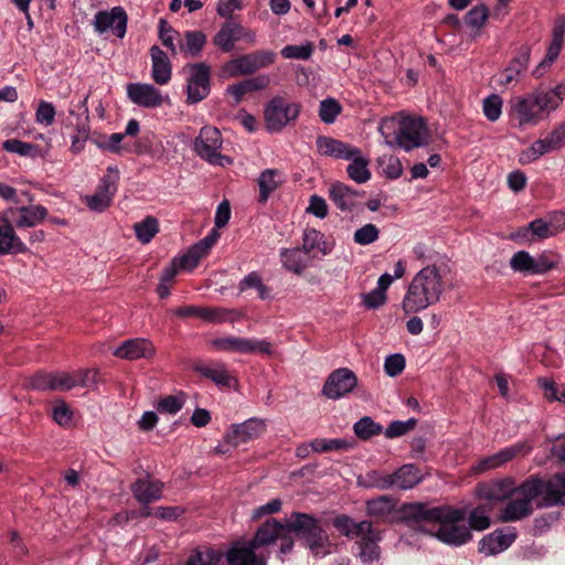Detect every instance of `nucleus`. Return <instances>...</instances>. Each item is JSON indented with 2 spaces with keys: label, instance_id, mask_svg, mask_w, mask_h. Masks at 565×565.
<instances>
[{
  "label": "nucleus",
  "instance_id": "f03ea898",
  "mask_svg": "<svg viewBox=\"0 0 565 565\" xmlns=\"http://www.w3.org/2000/svg\"><path fill=\"white\" fill-rule=\"evenodd\" d=\"M273 533L275 543L279 544L277 557L284 563L285 556L292 552L295 534L302 544L317 556H326L331 553V542L327 531L320 521L312 514L292 512L285 522L270 518L264 522Z\"/></svg>",
  "mask_w": 565,
  "mask_h": 565
},
{
  "label": "nucleus",
  "instance_id": "a19ab883",
  "mask_svg": "<svg viewBox=\"0 0 565 565\" xmlns=\"http://www.w3.org/2000/svg\"><path fill=\"white\" fill-rule=\"evenodd\" d=\"M223 554L213 547L203 546L193 550L185 565H218Z\"/></svg>",
  "mask_w": 565,
  "mask_h": 565
},
{
  "label": "nucleus",
  "instance_id": "aec40b11",
  "mask_svg": "<svg viewBox=\"0 0 565 565\" xmlns=\"http://www.w3.org/2000/svg\"><path fill=\"white\" fill-rule=\"evenodd\" d=\"M265 430V422L259 418H249L241 424L231 425L224 439L232 446H238L257 438Z\"/></svg>",
  "mask_w": 565,
  "mask_h": 565
},
{
  "label": "nucleus",
  "instance_id": "bb28decb",
  "mask_svg": "<svg viewBox=\"0 0 565 565\" xmlns=\"http://www.w3.org/2000/svg\"><path fill=\"white\" fill-rule=\"evenodd\" d=\"M26 250V245L17 235L10 221L0 216V256Z\"/></svg>",
  "mask_w": 565,
  "mask_h": 565
},
{
  "label": "nucleus",
  "instance_id": "603ef678",
  "mask_svg": "<svg viewBox=\"0 0 565 565\" xmlns=\"http://www.w3.org/2000/svg\"><path fill=\"white\" fill-rule=\"evenodd\" d=\"M367 488H376L380 490H387L393 488L392 473H384L379 470H371L366 472L364 479L361 481Z\"/></svg>",
  "mask_w": 565,
  "mask_h": 565
},
{
  "label": "nucleus",
  "instance_id": "412c9836",
  "mask_svg": "<svg viewBox=\"0 0 565 565\" xmlns=\"http://www.w3.org/2000/svg\"><path fill=\"white\" fill-rule=\"evenodd\" d=\"M532 49L529 44L519 47L515 56L510 61L509 65L502 71L499 84L501 86L515 85L522 74L527 70Z\"/></svg>",
  "mask_w": 565,
  "mask_h": 565
},
{
  "label": "nucleus",
  "instance_id": "0eeeda50",
  "mask_svg": "<svg viewBox=\"0 0 565 565\" xmlns=\"http://www.w3.org/2000/svg\"><path fill=\"white\" fill-rule=\"evenodd\" d=\"M556 111L545 88L539 87L531 93L510 102V116L519 127L536 126Z\"/></svg>",
  "mask_w": 565,
  "mask_h": 565
},
{
  "label": "nucleus",
  "instance_id": "09e8293b",
  "mask_svg": "<svg viewBox=\"0 0 565 565\" xmlns=\"http://www.w3.org/2000/svg\"><path fill=\"white\" fill-rule=\"evenodd\" d=\"M510 267L515 273L534 275V256L526 250H519L511 257Z\"/></svg>",
  "mask_w": 565,
  "mask_h": 565
},
{
  "label": "nucleus",
  "instance_id": "79ce46f5",
  "mask_svg": "<svg viewBox=\"0 0 565 565\" xmlns=\"http://www.w3.org/2000/svg\"><path fill=\"white\" fill-rule=\"evenodd\" d=\"M301 248L307 254L313 249H318L323 255L331 253L332 249L324 241V235L316 228H308L303 232Z\"/></svg>",
  "mask_w": 565,
  "mask_h": 565
},
{
  "label": "nucleus",
  "instance_id": "5701e85b",
  "mask_svg": "<svg viewBox=\"0 0 565 565\" xmlns=\"http://www.w3.org/2000/svg\"><path fill=\"white\" fill-rule=\"evenodd\" d=\"M180 318H196L209 323H222L228 320L231 311L218 307L182 306L173 310Z\"/></svg>",
  "mask_w": 565,
  "mask_h": 565
},
{
  "label": "nucleus",
  "instance_id": "49530a36",
  "mask_svg": "<svg viewBox=\"0 0 565 565\" xmlns=\"http://www.w3.org/2000/svg\"><path fill=\"white\" fill-rule=\"evenodd\" d=\"M122 139L124 135L120 132H115L109 136L94 132L92 135L90 141L103 151H109L113 153L120 154L122 151Z\"/></svg>",
  "mask_w": 565,
  "mask_h": 565
},
{
  "label": "nucleus",
  "instance_id": "f8f14e48",
  "mask_svg": "<svg viewBox=\"0 0 565 565\" xmlns=\"http://www.w3.org/2000/svg\"><path fill=\"white\" fill-rule=\"evenodd\" d=\"M118 181V169L116 167H108L106 174L100 179L96 193L85 198V203L89 210L104 212L109 207L117 192Z\"/></svg>",
  "mask_w": 565,
  "mask_h": 565
},
{
  "label": "nucleus",
  "instance_id": "f257e3e1",
  "mask_svg": "<svg viewBox=\"0 0 565 565\" xmlns=\"http://www.w3.org/2000/svg\"><path fill=\"white\" fill-rule=\"evenodd\" d=\"M466 516L467 511L462 508L412 502L402 504L396 522L435 536L447 545L461 546L472 539L471 531L465 524Z\"/></svg>",
  "mask_w": 565,
  "mask_h": 565
},
{
  "label": "nucleus",
  "instance_id": "8fccbe9b",
  "mask_svg": "<svg viewBox=\"0 0 565 565\" xmlns=\"http://www.w3.org/2000/svg\"><path fill=\"white\" fill-rule=\"evenodd\" d=\"M559 255L552 250H543L534 256V275H544L554 269L559 263Z\"/></svg>",
  "mask_w": 565,
  "mask_h": 565
},
{
  "label": "nucleus",
  "instance_id": "7c9ffc66",
  "mask_svg": "<svg viewBox=\"0 0 565 565\" xmlns=\"http://www.w3.org/2000/svg\"><path fill=\"white\" fill-rule=\"evenodd\" d=\"M241 23L227 19L213 38V44L222 52L230 53L235 49V42L239 41Z\"/></svg>",
  "mask_w": 565,
  "mask_h": 565
},
{
  "label": "nucleus",
  "instance_id": "a878e982",
  "mask_svg": "<svg viewBox=\"0 0 565 565\" xmlns=\"http://www.w3.org/2000/svg\"><path fill=\"white\" fill-rule=\"evenodd\" d=\"M316 146L321 156L334 159L350 160L359 152L358 147L327 136H319Z\"/></svg>",
  "mask_w": 565,
  "mask_h": 565
},
{
  "label": "nucleus",
  "instance_id": "4d7b16f0",
  "mask_svg": "<svg viewBox=\"0 0 565 565\" xmlns=\"http://www.w3.org/2000/svg\"><path fill=\"white\" fill-rule=\"evenodd\" d=\"M379 164L382 167L383 174L391 179H398L403 174L401 160L393 154H384L379 158Z\"/></svg>",
  "mask_w": 565,
  "mask_h": 565
},
{
  "label": "nucleus",
  "instance_id": "1a4fd4ad",
  "mask_svg": "<svg viewBox=\"0 0 565 565\" xmlns=\"http://www.w3.org/2000/svg\"><path fill=\"white\" fill-rule=\"evenodd\" d=\"M222 146V134L213 126L202 127L193 141V150L202 160L220 167L232 164V158L221 153Z\"/></svg>",
  "mask_w": 565,
  "mask_h": 565
},
{
  "label": "nucleus",
  "instance_id": "c756f323",
  "mask_svg": "<svg viewBox=\"0 0 565 565\" xmlns=\"http://www.w3.org/2000/svg\"><path fill=\"white\" fill-rule=\"evenodd\" d=\"M150 56L152 61V79L159 85L168 84L171 79L172 73V66L169 56L157 45L150 49Z\"/></svg>",
  "mask_w": 565,
  "mask_h": 565
},
{
  "label": "nucleus",
  "instance_id": "c9c22d12",
  "mask_svg": "<svg viewBox=\"0 0 565 565\" xmlns=\"http://www.w3.org/2000/svg\"><path fill=\"white\" fill-rule=\"evenodd\" d=\"M422 480L419 469L412 463L404 465L392 473L393 488L408 490L414 488Z\"/></svg>",
  "mask_w": 565,
  "mask_h": 565
},
{
  "label": "nucleus",
  "instance_id": "f704fd0d",
  "mask_svg": "<svg viewBox=\"0 0 565 565\" xmlns=\"http://www.w3.org/2000/svg\"><path fill=\"white\" fill-rule=\"evenodd\" d=\"M307 255L302 248H282L280 250L282 267L296 275H301L308 265Z\"/></svg>",
  "mask_w": 565,
  "mask_h": 565
},
{
  "label": "nucleus",
  "instance_id": "2f4dec72",
  "mask_svg": "<svg viewBox=\"0 0 565 565\" xmlns=\"http://www.w3.org/2000/svg\"><path fill=\"white\" fill-rule=\"evenodd\" d=\"M515 540L514 533L493 532L479 542V552L486 555H495L507 550Z\"/></svg>",
  "mask_w": 565,
  "mask_h": 565
},
{
  "label": "nucleus",
  "instance_id": "3c124183",
  "mask_svg": "<svg viewBox=\"0 0 565 565\" xmlns=\"http://www.w3.org/2000/svg\"><path fill=\"white\" fill-rule=\"evenodd\" d=\"M354 434L360 439H369L382 433V426L375 423L370 416L359 419L353 426Z\"/></svg>",
  "mask_w": 565,
  "mask_h": 565
},
{
  "label": "nucleus",
  "instance_id": "58836bf2",
  "mask_svg": "<svg viewBox=\"0 0 565 565\" xmlns=\"http://www.w3.org/2000/svg\"><path fill=\"white\" fill-rule=\"evenodd\" d=\"M281 173L277 169H266L258 178L259 201L265 203L269 195L282 183Z\"/></svg>",
  "mask_w": 565,
  "mask_h": 565
},
{
  "label": "nucleus",
  "instance_id": "37998d69",
  "mask_svg": "<svg viewBox=\"0 0 565 565\" xmlns=\"http://www.w3.org/2000/svg\"><path fill=\"white\" fill-rule=\"evenodd\" d=\"M206 44V35L202 31H186L180 50L186 55L195 57L202 52Z\"/></svg>",
  "mask_w": 565,
  "mask_h": 565
},
{
  "label": "nucleus",
  "instance_id": "dca6fc26",
  "mask_svg": "<svg viewBox=\"0 0 565 565\" xmlns=\"http://www.w3.org/2000/svg\"><path fill=\"white\" fill-rule=\"evenodd\" d=\"M127 22L126 11L121 7H114L109 11H98L94 17L93 25L99 34L111 30L117 38L122 39L127 31Z\"/></svg>",
  "mask_w": 565,
  "mask_h": 565
},
{
  "label": "nucleus",
  "instance_id": "6e6d98bb",
  "mask_svg": "<svg viewBox=\"0 0 565 565\" xmlns=\"http://www.w3.org/2000/svg\"><path fill=\"white\" fill-rule=\"evenodd\" d=\"M311 450L316 452H328L331 450L349 449L351 444L341 438L326 439L316 438L310 443Z\"/></svg>",
  "mask_w": 565,
  "mask_h": 565
},
{
  "label": "nucleus",
  "instance_id": "6e6552de",
  "mask_svg": "<svg viewBox=\"0 0 565 565\" xmlns=\"http://www.w3.org/2000/svg\"><path fill=\"white\" fill-rule=\"evenodd\" d=\"M524 481V490L534 498L537 509L565 504V473H555L547 479L533 475Z\"/></svg>",
  "mask_w": 565,
  "mask_h": 565
},
{
  "label": "nucleus",
  "instance_id": "c03bdc74",
  "mask_svg": "<svg viewBox=\"0 0 565 565\" xmlns=\"http://www.w3.org/2000/svg\"><path fill=\"white\" fill-rule=\"evenodd\" d=\"M90 125L87 120H78L74 126L71 136L70 151L74 154L81 153L85 149L87 140H90Z\"/></svg>",
  "mask_w": 565,
  "mask_h": 565
},
{
  "label": "nucleus",
  "instance_id": "e433bc0d",
  "mask_svg": "<svg viewBox=\"0 0 565 565\" xmlns=\"http://www.w3.org/2000/svg\"><path fill=\"white\" fill-rule=\"evenodd\" d=\"M396 501L390 495H380L366 501V514L376 521H386L395 510Z\"/></svg>",
  "mask_w": 565,
  "mask_h": 565
},
{
  "label": "nucleus",
  "instance_id": "338daca9",
  "mask_svg": "<svg viewBox=\"0 0 565 565\" xmlns=\"http://www.w3.org/2000/svg\"><path fill=\"white\" fill-rule=\"evenodd\" d=\"M56 115L55 107L52 103L41 100L35 110V121L43 126H51Z\"/></svg>",
  "mask_w": 565,
  "mask_h": 565
},
{
  "label": "nucleus",
  "instance_id": "c85d7f7f",
  "mask_svg": "<svg viewBox=\"0 0 565 565\" xmlns=\"http://www.w3.org/2000/svg\"><path fill=\"white\" fill-rule=\"evenodd\" d=\"M11 215L18 214L15 226L18 228L34 227L41 224L49 215V211L43 205H28L10 210Z\"/></svg>",
  "mask_w": 565,
  "mask_h": 565
},
{
  "label": "nucleus",
  "instance_id": "774afa93",
  "mask_svg": "<svg viewBox=\"0 0 565 565\" xmlns=\"http://www.w3.org/2000/svg\"><path fill=\"white\" fill-rule=\"evenodd\" d=\"M52 418L57 425L66 427L73 420V412L64 401H58L52 409Z\"/></svg>",
  "mask_w": 565,
  "mask_h": 565
},
{
  "label": "nucleus",
  "instance_id": "052dcab7",
  "mask_svg": "<svg viewBox=\"0 0 565 565\" xmlns=\"http://www.w3.org/2000/svg\"><path fill=\"white\" fill-rule=\"evenodd\" d=\"M380 237V230L376 225L367 223L358 228L353 234V241L361 246L370 245L376 242Z\"/></svg>",
  "mask_w": 565,
  "mask_h": 565
},
{
  "label": "nucleus",
  "instance_id": "7ed1b4c3",
  "mask_svg": "<svg viewBox=\"0 0 565 565\" xmlns=\"http://www.w3.org/2000/svg\"><path fill=\"white\" fill-rule=\"evenodd\" d=\"M445 284L435 265L422 268L412 279L402 300L405 315H414L439 302Z\"/></svg>",
  "mask_w": 565,
  "mask_h": 565
},
{
  "label": "nucleus",
  "instance_id": "ea45409f",
  "mask_svg": "<svg viewBox=\"0 0 565 565\" xmlns=\"http://www.w3.org/2000/svg\"><path fill=\"white\" fill-rule=\"evenodd\" d=\"M222 71L227 77H237L255 73L249 53L228 61L224 64Z\"/></svg>",
  "mask_w": 565,
  "mask_h": 565
},
{
  "label": "nucleus",
  "instance_id": "864d4df0",
  "mask_svg": "<svg viewBox=\"0 0 565 565\" xmlns=\"http://www.w3.org/2000/svg\"><path fill=\"white\" fill-rule=\"evenodd\" d=\"M489 18V9L486 4L471 8L465 15V22L471 29L480 31Z\"/></svg>",
  "mask_w": 565,
  "mask_h": 565
},
{
  "label": "nucleus",
  "instance_id": "6ab92c4d",
  "mask_svg": "<svg viewBox=\"0 0 565 565\" xmlns=\"http://www.w3.org/2000/svg\"><path fill=\"white\" fill-rule=\"evenodd\" d=\"M192 370L201 376L209 379L218 387H231L237 382L228 371L227 365L222 361H198L193 363Z\"/></svg>",
  "mask_w": 565,
  "mask_h": 565
},
{
  "label": "nucleus",
  "instance_id": "b1692460",
  "mask_svg": "<svg viewBox=\"0 0 565 565\" xmlns=\"http://www.w3.org/2000/svg\"><path fill=\"white\" fill-rule=\"evenodd\" d=\"M128 98L145 108H157L163 104L160 90L151 84L130 83L126 87Z\"/></svg>",
  "mask_w": 565,
  "mask_h": 565
},
{
  "label": "nucleus",
  "instance_id": "13d9d810",
  "mask_svg": "<svg viewBox=\"0 0 565 565\" xmlns=\"http://www.w3.org/2000/svg\"><path fill=\"white\" fill-rule=\"evenodd\" d=\"M537 384L548 402L557 401L565 404V387L559 388L553 380L547 377H540Z\"/></svg>",
  "mask_w": 565,
  "mask_h": 565
},
{
  "label": "nucleus",
  "instance_id": "cd10ccee",
  "mask_svg": "<svg viewBox=\"0 0 565 565\" xmlns=\"http://www.w3.org/2000/svg\"><path fill=\"white\" fill-rule=\"evenodd\" d=\"M359 191L343 182L332 183L329 188V198L342 212L352 211L358 203Z\"/></svg>",
  "mask_w": 565,
  "mask_h": 565
},
{
  "label": "nucleus",
  "instance_id": "680f3d73",
  "mask_svg": "<svg viewBox=\"0 0 565 565\" xmlns=\"http://www.w3.org/2000/svg\"><path fill=\"white\" fill-rule=\"evenodd\" d=\"M313 52V45L311 42H307L301 45H286L280 51L284 58L295 60H309Z\"/></svg>",
  "mask_w": 565,
  "mask_h": 565
},
{
  "label": "nucleus",
  "instance_id": "ddd939ff",
  "mask_svg": "<svg viewBox=\"0 0 565 565\" xmlns=\"http://www.w3.org/2000/svg\"><path fill=\"white\" fill-rule=\"evenodd\" d=\"M358 385V377L348 367L332 371L327 377L322 394L330 399H339L351 393Z\"/></svg>",
  "mask_w": 565,
  "mask_h": 565
},
{
  "label": "nucleus",
  "instance_id": "0e129e2a",
  "mask_svg": "<svg viewBox=\"0 0 565 565\" xmlns=\"http://www.w3.org/2000/svg\"><path fill=\"white\" fill-rule=\"evenodd\" d=\"M502 98L495 94H492L483 99V114L488 120L495 121L500 118L502 113Z\"/></svg>",
  "mask_w": 565,
  "mask_h": 565
},
{
  "label": "nucleus",
  "instance_id": "a211bd4d",
  "mask_svg": "<svg viewBox=\"0 0 565 565\" xmlns=\"http://www.w3.org/2000/svg\"><path fill=\"white\" fill-rule=\"evenodd\" d=\"M532 450V446L526 443H516L509 447L501 449L500 451L482 458L477 465L471 467L475 473H482L488 470L497 469L512 460L520 454H529Z\"/></svg>",
  "mask_w": 565,
  "mask_h": 565
},
{
  "label": "nucleus",
  "instance_id": "20e7f679",
  "mask_svg": "<svg viewBox=\"0 0 565 565\" xmlns=\"http://www.w3.org/2000/svg\"><path fill=\"white\" fill-rule=\"evenodd\" d=\"M379 130L386 143L405 151L419 148L428 141V130L423 118L404 116L402 118H384Z\"/></svg>",
  "mask_w": 565,
  "mask_h": 565
},
{
  "label": "nucleus",
  "instance_id": "473e14b6",
  "mask_svg": "<svg viewBox=\"0 0 565 565\" xmlns=\"http://www.w3.org/2000/svg\"><path fill=\"white\" fill-rule=\"evenodd\" d=\"M552 151H557V149L548 132L545 138L537 139L530 147L523 149L519 153V162L522 166H526Z\"/></svg>",
  "mask_w": 565,
  "mask_h": 565
},
{
  "label": "nucleus",
  "instance_id": "72a5a7b5",
  "mask_svg": "<svg viewBox=\"0 0 565 565\" xmlns=\"http://www.w3.org/2000/svg\"><path fill=\"white\" fill-rule=\"evenodd\" d=\"M162 487L157 480L138 479L132 486V493L140 503L149 504L161 498Z\"/></svg>",
  "mask_w": 565,
  "mask_h": 565
},
{
  "label": "nucleus",
  "instance_id": "f3484780",
  "mask_svg": "<svg viewBox=\"0 0 565 565\" xmlns=\"http://www.w3.org/2000/svg\"><path fill=\"white\" fill-rule=\"evenodd\" d=\"M213 343L222 351L273 354V345L267 340L225 337L214 340Z\"/></svg>",
  "mask_w": 565,
  "mask_h": 565
},
{
  "label": "nucleus",
  "instance_id": "393cba45",
  "mask_svg": "<svg viewBox=\"0 0 565 565\" xmlns=\"http://www.w3.org/2000/svg\"><path fill=\"white\" fill-rule=\"evenodd\" d=\"M516 486L512 478L482 482L477 488L478 495L490 502L504 501L513 494Z\"/></svg>",
  "mask_w": 565,
  "mask_h": 565
},
{
  "label": "nucleus",
  "instance_id": "a18cd8bd",
  "mask_svg": "<svg viewBox=\"0 0 565 565\" xmlns=\"http://www.w3.org/2000/svg\"><path fill=\"white\" fill-rule=\"evenodd\" d=\"M2 149L25 158H36L42 156L38 145L14 138L3 141Z\"/></svg>",
  "mask_w": 565,
  "mask_h": 565
},
{
  "label": "nucleus",
  "instance_id": "423d86ee",
  "mask_svg": "<svg viewBox=\"0 0 565 565\" xmlns=\"http://www.w3.org/2000/svg\"><path fill=\"white\" fill-rule=\"evenodd\" d=\"M273 533L260 524L247 542H234L225 553L227 565H267L269 547L275 545Z\"/></svg>",
  "mask_w": 565,
  "mask_h": 565
},
{
  "label": "nucleus",
  "instance_id": "69168bd1",
  "mask_svg": "<svg viewBox=\"0 0 565 565\" xmlns=\"http://www.w3.org/2000/svg\"><path fill=\"white\" fill-rule=\"evenodd\" d=\"M33 390L38 391H55L54 372H38L29 382Z\"/></svg>",
  "mask_w": 565,
  "mask_h": 565
},
{
  "label": "nucleus",
  "instance_id": "5fc2aeb1",
  "mask_svg": "<svg viewBox=\"0 0 565 565\" xmlns=\"http://www.w3.org/2000/svg\"><path fill=\"white\" fill-rule=\"evenodd\" d=\"M342 110L341 105L334 98H326L320 102L319 117L324 124H333Z\"/></svg>",
  "mask_w": 565,
  "mask_h": 565
},
{
  "label": "nucleus",
  "instance_id": "4be33fe9",
  "mask_svg": "<svg viewBox=\"0 0 565 565\" xmlns=\"http://www.w3.org/2000/svg\"><path fill=\"white\" fill-rule=\"evenodd\" d=\"M115 356L124 360L152 359L156 354L153 343L146 338L128 339L115 349Z\"/></svg>",
  "mask_w": 565,
  "mask_h": 565
},
{
  "label": "nucleus",
  "instance_id": "2eb2a0df",
  "mask_svg": "<svg viewBox=\"0 0 565 565\" xmlns=\"http://www.w3.org/2000/svg\"><path fill=\"white\" fill-rule=\"evenodd\" d=\"M564 35L565 18L558 17L552 29V40L546 49L545 56L532 71V76L534 78L543 77L557 60L564 44Z\"/></svg>",
  "mask_w": 565,
  "mask_h": 565
},
{
  "label": "nucleus",
  "instance_id": "e2e57ef3",
  "mask_svg": "<svg viewBox=\"0 0 565 565\" xmlns=\"http://www.w3.org/2000/svg\"><path fill=\"white\" fill-rule=\"evenodd\" d=\"M183 405L184 398L182 396L167 395L157 402L156 409L159 413L174 415L182 409Z\"/></svg>",
  "mask_w": 565,
  "mask_h": 565
},
{
  "label": "nucleus",
  "instance_id": "bf43d9fd",
  "mask_svg": "<svg viewBox=\"0 0 565 565\" xmlns=\"http://www.w3.org/2000/svg\"><path fill=\"white\" fill-rule=\"evenodd\" d=\"M490 508L487 505H479L473 509L469 514V530L484 531L490 526V518L488 515Z\"/></svg>",
  "mask_w": 565,
  "mask_h": 565
},
{
  "label": "nucleus",
  "instance_id": "4468645a",
  "mask_svg": "<svg viewBox=\"0 0 565 565\" xmlns=\"http://www.w3.org/2000/svg\"><path fill=\"white\" fill-rule=\"evenodd\" d=\"M211 68L205 63L190 66V76L186 85V103L196 104L210 94Z\"/></svg>",
  "mask_w": 565,
  "mask_h": 565
},
{
  "label": "nucleus",
  "instance_id": "4c0bfd02",
  "mask_svg": "<svg viewBox=\"0 0 565 565\" xmlns=\"http://www.w3.org/2000/svg\"><path fill=\"white\" fill-rule=\"evenodd\" d=\"M350 161L351 162L347 167V173L349 178L359 184L367 182L372 175L369 168L370 161L362 156L360 149L356 154L350 158Z\"/></svg>",
  "mask_w": 565,
  "mask_h": 565
},
{
  "label": "nucleus",
  "instance_id": "9d476101",
  "mask_svg": "<svg viewBox=\"0 0 565 565\" xmlns=\"http://www.w3.org/2000/svg\"><path fill=\"white\" fill-rule=\"evenodd\" d=\"M301 106L280 96L271 98L264 111L265 126L269 132L281 131L290 121L298 118Z\"/></svg>",
  "mask_w": 565,
  "mask_h": 565
},
{
  "label": "nucleus",
  "instance_id": "39448f33",
  "mask_svg": "<svg viewBox=\"0 0 565 565\" xmlns=\"http://www.w3.org/2000/svg\"><path fill=\"white\" fill-rule=\"evenodd\" d=\"M334 527L345 537L355 541L356 556L364 564L377 562L381 557V532L374 529L371 521L355 522L349 515L342 514L333 520Z\"/></svg>",
  "mask_w": 565,
  "mask_h": 565
},
{
  "label": "nucleus",
  "instance_id": "9b49d317",
  "mask_svg": "<svg viewBox=\"0 0 565 565\" xmlns=\"http://www.w3.org/2000/svg\"><path fill=\"white\" fill-rule=\"evenodd\" d=\"M525 481L516 486L510 500L501 510L499 519L502 522H516L529 518L534 512V498H531L524 490Z\"/></svg>",
  "mask_w": 565,
  "mask_h": 565
},
{
  "label": "nucleus",
  "instance_id": "de8ad7c7",
  "mask_svg": "<svg viewBox=\"0 0 565 565\" xmlns=\"http://www.w3.org/2000/svg\"><path fill=\"white\" fill-rule=\"evenodd\" d=\"M137 239L142 244H148L159 232V222L153 216H146L141 222L134 225Z\"/></svg>",
  "mask_w": 565,
  "mask_h": 565
}]
</instances>
